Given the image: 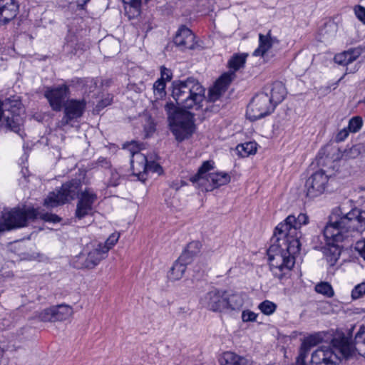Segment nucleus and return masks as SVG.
<instances>
[{"label":"nucleus","instance_id":"6e6552de","mask_svg":"<svg viewBox=\"0 0 365 365\" xmlns=\"http://www.w3.org/2000/svg\"><path fill=\"white\" fill-rule=\"evenodd\" d=\"M80 187L81 182L78 180L63 184L59 189L48 194L44 200V206L53 208L70 202L78 194Z\"/></svg>","mask_w":365,"mask_h":365},{"label":"nucleus","instance_id":"c85d7f7f","mask_svg":"<svg viewBox=\"0 0 365 365\" xmlns=\"http://www.w3.org/2000/svg\"><path fill=\"white\" fill-rule=\"evenodd\" d=\"M54 317L56 321H63L68 319L73 314V309L66 304H60L53 307Z\"/></svg>","mask_w":365,"mask_h":365},{"label":"nucleus","instance_id":"423d86ee","mask_svg":"<svg viewBox=\"0 0 365 365\" xmlns=\"http://www.w3.org/2000/svg\"><path fill=\"white\" fill-rule=\"evenodd\" d=\"M247 55L236 54L231 58L228 62V65L232 72L225 73L216 81L214 86L209 90L208 100L212 102H215L218 100L222 94L226 91L228 85L232 81L235 76V72L243 67L246 62Z\"/></svg>","mask_w":365,"mask_h":365},{"label":"nucleus","instance_id":"dca6fc26","mask_svg":"<svg viewBox=\"0 0 365 365\" xmlns=\"http://www.w3.org/2000/svg\"><path fill=\"white\" fill-rule=\"evenodd\" d=\"M195 36L188 28L182 26L174 38L175 44L182 50L192 49L195 47Z\"/></svg>","mask_w":365,"mask_h":365},{"label":"nucleus","instance_id":"5701e85b","mask_svg":"<svg viewBox=\"0 0 365 365\" xmlns=\"http://www.w3.org/2000/svg\"><path fill=\"white\" fill-rule=\"evenodd\" d=\"M252 361L248 356H240L232 351L223 354L221 365H252Z\"/></svg>","mask_w":365,"mask_h":365},{"label":"nucleus","instance_id":"aec40b11","mask_svg":"<svg viewBox=\"0 0 365 365\" xmlns=\"http://www.w3.org/2000/svg\"><path fill=\"white\" fill-rule=\"evenodd\" d=\"M0 109L2 110L1 118L7 115L5 114V111H7L8 115L11 114V116H20L21 112L24 111L21 101L16 98H7L3 102L0 101Z\"/></svg>","mask_w":365,"mask_h":365},{"label":"nucleus","instance_id":"bb28decb","mask_svg":"<svg viewBox=\"0 0 365 365\" xmlns=\"http://www.w3.org/2000/svg\"><path fill=\"white\" fill-rule=\"evenodd\" d=\"M1 123V125H5L10 130L21 135L20 133L21 131L23 119L21 116L15 115L10 117L9 115H7L2 118Z\"/></svg>","mask_w":365,"mask_h":365},{"label":"nucleus","instance_id":"c756f323","mask_svg":"<svg viewBox=\"0 0 365 365\" xmlns=\"http://www.w3.org/2000/svg\"><path fill=\"white\" fill-rule=\"evenodd\" d=\"M235 150L240 157L246 158L256 153L257 143L252 141L242 143L236 147Z\"/></svg>","mask_w":365,"mask_h":365},{"label":"nucleus","instance_id":"b1692460","mask_svg":"<svg viewBox=\"0 0 365 365\" xmlns=\"http://www.w3.org/2000/svg\"><path fill=\"white\" fill-rule=\"evenodd\" d=\"M274 37H272L270 31L267 34H259V46L253 52L255 56H264V55L272 48V45L277 42Z\"/></svg>","mask_w":365,"mask_h":365},{"label":"nucleus","instance_id":"603ef678","mask_svg":"<svg viewBox=\"0 0 365 365\" xmlns=\"http://www.w3.org/2000/svg\"><path fill=\"white\" fill-rule=\"evenodd\" d=\"M90 0H83L82 1L78 2V7H79L81 9H83L84 6Z\"/></svg>","mask_w":365,"mask_h":365},{"label":"nucleus","instance_id":"9d476101","mask_svg":"<svg viewBox=\"0 0 365 365\" xmlns=\"http://www.w3.org/2000/svg\"><path fill=\"white\" fill-rule=\"evenodd\" d=\"M69 88L66 84L47 87L44 91V96L48 100L50 106L54 111L61 110L66 103L65 101L69 97Z\"/></svg>","mask_w":365,"mask_h":365},{"label":"nucleus","instance_id":"8fccbe9b","mask_svg":"<svg viewBox=\"0 0 365 365\" xmlns=\"http://www.w3.org/2000/svg\"><path fill=\"white\" fill-rule=\"evenodd\" d=\"M309 365H319V356L316 350L312 354Z\"/></svg>","mask_w":365,"mask_h":365},{"label":"nucleus","instance_id":"9b49d317","mask_svg":"<svg viewBox=\"0 0 365 365\" xmlns=\"http://www.w3.org/2000/svg\"><path fill=\"white\" fill-rule=\"evenodd\" d=\"M63 107H64V115L58 123L61 128L65 127L71 121L82 116L86 109V101L71 99L67 101Z\"/></svg>","mask_w":365,"mask_h":365},{"label":"nucleus","instance_id":"58836bf2","mask_svg":"<svg viewBox=\"0 0 365 365\" xmlns=\"http://www.w3.org/2000/svg\"><path fill=\"white\" fill-rule=\"evenodd\" d=\"M365 294V282L360 283L354 287L351 291V297L353 299L361 298Z\"/></svg>","mask_w":365,"mask_h":365},{"label":"nucleus","instance_id":"0eeeda50","mask_svg":"<svg viewBox=\"0 0 365 365\" xmlns=\"http://www.w3.org/2000/svg\"><path fill=\"white\" fill-rule=\"evenodd\" d=\"M213 168V161L207 160L203 162L202 165L199 168L197 173L191 178V180L193 182H197L201 185H205L204 181H207L210 184V190L227 185L230 181V176L227 173L213 172L207 173ZM206 190H209V188L207 187Z\"/></svg>","mask_w":365,"mask_h":365},{"label":"nucleus","instance_id":"7ed1b4c3","mask_svg":"<svg viewBox=\"0 0 365 365\" xmlns=\"http://www.w3.org/2000/svg\"><path fill=\"white\" fill-rule=\"evenodd\" d=\"M365 230V211L353 209L344 215L340 207H336L329 217L324 230V237L342 242L349 237L361 234Z\"/></svg>","mask_w":365,"mask_h":365},{"label":"nucleus","instance_id":"2f4dec72","mask_svg":"<svg viewBox=\"0 0 365 365\" xmlns=\"http://www.w3.org/2000/svg\"><path fill=\"white\" fill-rule=\"evenodd\" d=\"M360 149L356 145H354L349 149H345L344 151L339 153L336 160H348L354 159L360 155Z\"/></svg>","mask_w":365,"mask_h":365},{"label":"nucleus","instance_id":"c9c22d12","mask_svg":"<svg viewBox=\"0 0 365 365\" xmlns=\"http://www.w3.org/2000/svg\"><path fill=\"white\" fill-rule=\"evenodd\" d=\"M258 307L263 314L270 315L276 310L277 305L271 301L265 300L261 302Z\"/></svg>","mask_w":365,"mask_h":365},{"label":"nucleus","instance_id":"39448f33","mask_svg":"<svg viewBox=\"0 0 365 365\" xmlns=\"http://www.w3.org/2000/svg\"><path fill=\"white\" fill-rule=\"evenodd\" d=\"M2 222H0V232L9 231L27 225L29 220L41 219L46 222H58L61 217L52 213H43L38 209L29 208L5 209L2 212Z\"/></svg>","mask_w":365,"mask_h":365},{"label":"nucleus","instance_id":"6e6d98bb","mask_svg":"<svg viewBox=\"0 0 365 365\" xmlns=\"http://www.w3.org/2000/svg\"><path fill=\"white\" fill-rule=\"evenodd\" d=\"M110 103L108 101L106 103H105V101H102L101 102V104L103 106H106L107 105H108Z\"/></svg>","mask_w":365,"mask_h":365},{"label":"nucleus","instance_id":"de8ad7c7","mask_svg":"<svg viewBox=\"0 0 365 365\" xmlns=\"http://www.w3.org/2000/svg\"><path fill=\"white\" fill-rule=\"evenodd\" d=\"M355 249L360 253V255L365 259V240L363 241H358L356 244Z\"/></svg>","mask_w":365,"mask_h":365},{"label":"nucleus","instance_id":"6ab92c4d","mask_svg":"<svg viewBox=\"0 0 365 365\" xmlns=\"http://www.w3.org/2000/svg\"><path fill=\"white\" fill-rule=\"evenodd\" d=\"M319 342V334L316 333L305 338L302 342L299 354L297 358V365H305L304 359L309 349Z\"/></svg>","mask_w":365,"mask_h":365},{"label":"nucleus","instance_id":"e433bc0d","mask_svg":"<svg viewBox=\"0 0 365 365\" xmlns=\"http://www.w3.org/2000/svg\"><path fill=\"white\" fill-rule=\"evenodd\" d=\"M37 317L40 321L44 322H55L53 307L43 309L38 314Z\"/></svg>","mask_w":365,"mask_h":365},{"label":"nucleus","instance_id":"4be33fe9","mask_svg":"<svg viewBox=\"0 0 365 365\" xmlns=\"http://www.w3.org/2000/svg\"><path fill=\"white\" fill-rule=\"evenodd\" d=\"M361 54V49L356 48L335 55L334 61L339 65L348 66L356 61Z\"/></svg>","mask_w":365,"mask_h":365},{"label":"nucleus","instance_id":"4c0bfd02","mask_svg":"<svg viewBox=\"0 0 365 365\" xmlns=\"http://www.w3.org/2000/svg\"><path fill=\"white\" fill-rule=\"evenodd\" d=\"M120 237L118 232L112 233L106 240L104 244H102V248L107 249L108 252L117 243Z\"/></svg>","mask_w":365,"mask_h":365},{"label":"nucleus","instance_id":"5fc2aeb1","mask_svg":"<svg viewBox=\"0 0 365 365\" xmlns=\"http://www.w3.org/2000/svg\"><path fill=\"white\" fill-rule=\"evenodd\" d=\"M314 289L317 293H319V283L315 285Z\"/></svg>","mask_w":365,"mask_h":365},{"label":"nucleus","instance_id":"ddd939ff","mask_svg":"<svg viewBox=\"0 0 365 365\" xmlns=\"http://www.w3.org/2000/svg\"><path fill=\"white\" fill-rule=\"evenodd\" d=\"M127 148L131 155L130 165L133 175L140 176L147 172L148 161L145 154L140 152V148L137 143H131Z\"/></svg>","mask_w":365,"mask_h":365},{"label":"nucleus","instance_id":"a19ab883","mask_svg":"<svg viewBox=\"0 0 365 365\" xmlns=\"http://www.w3.org/2000/svg\"><path fill=\"white\" fill-rule=\"evenodd\" d=\"M334 289L329 283L321 282V294L331 297L334 295Z\"/></svg>","mask_w":365,"mask_h":365},{"label":"nucleus","instance_id":"1a4fd4ad","mask_svg":"<svg viewBox=\"0 0 365 365\" xmlns=\"http://www.w3.org/2000/svg\"><path fill=\"white\" fill-rule=\"evenodd\" d=\"M274 108L269 93L261 92L252 98L247 106L246 115L250 120L255 121L271 114Z\"/></svg>","mask_w":365,"mask_h":365},{"label":"nucleus","instance_id":"f257e3e1","mask_svg":"<svg viewBox=\"0 0 365 365\" xmlns=\"http://www.w3.org/2000/svg\"><path fill=\"white\" fill-rule=\"evenodd\" d=\"M172 96L184 109H176L174 104L167 103L170 128L176 140L182 142L192 136L195 130L194 115L185 109L198 110L205 101L204 87L193 77L174 81L172 83Z\"/></svg>","mask_w":365,"mask_h":365},{"label":"nucleus","instance_id":"4468645a","mask_svg":"<svg viewBox=\"0 0 365 365\" xmlns=\"http://www.w3.org/2000/svg\"><path fill=\"white\" fill-rule=\"evenodd\" d=\"M96 199V194L91 190L86 189L83 191L77 202L75 212L76 217L81 220L86 216L91 215L93 212V205Z\"/></svg>","mask_w":365,"mask_h":365},{"label":"nucleus","instance_id":"72a5a7b5","mask_svg":"<svg viewBox=\"0 0 365 365\" xmlns=\"http://www.w3.org/2000/svg\"><path fill=\"white\" fill-rule=\"evenodd\" d=\"M153 93L156 100L162 99L166 95L165 82L158 80L153 84Z\"/></svg>","mask_w":365,"mask_h":365},{"label":"nucleus","instance_id":"f8f14e48","mask_svg":"<svg viewBox=\"0 0 365 365\" xmlns=\"http://www.w3.org/2000/svg\"><path fill=\"white\" fill-rule=\"evenodd\" d=\"M202 307L212 312H222L225 310V292L217 289L205 294L200 298Z\"/></svg>","mask_w":365,"mask_h":365},{"label":"nucleus","instance_id":"4d7b16f0","mask_svg":"<svg viewBox=\"0 0 365 365\" xmlns=\"http://www.w3.org/2000/svg\"><path fill=\"white\" fill-rule=\"evenodd\" d=\"M331 311H332V309H327V310H324V312L326 313V314H328Z\"/></svg>","mask_w":365,"mask_h":365},{"label":"nucleus","instance_id":"ea45409f","mask_svg":"<svg viewBox=\"0 0 365 365\" xmlns=\"http://www.w3.org/2000/svg\"><path fill=\"white\" fill-rule=\"evenodd\" d=\"M354 12L356 18L364 24H365V7L361 5H356L354 8Z\"/></svg>","mask_w":365,"mask_h":365},{"label":"nucleus","instance_id":"473e14b6","mask_svg":"<svg viewBox=\"0 0 365 365\" xmlns=\"http://www.w3.org/2000/svg\"><path fill=\"white\" fill-rule=\"evenodd\" d=\"M125 4V10L127 12H132L133 16L139 15L141 0H122Z\"/></svg>","mask_w":365,"mask_h":365},{"label":"nucleus","instance_id":"7c9ffc66","mask_svg":"<svg viewBox=\"0 0 365 365\" xmlns=\"http://www.w3.org/2000/svg\"><path fill=\"white\" fill-rule=\"evenodd\" d=\"M201 244L198 241H193L189 243L181 255H185V260L191 262L192 258L196 256L200 251Z\"/></svg>","mask_w":365,"mask_h":365},{"label":"nucleus","instance_id":"c03bdc74","mask_svg":"<svg viewBox=\"0 0 365 365\" xmlns=\"http://www.w3.org/2000/svg\"><path fill=\"white\" fill-rule=\"evenodd\" d=\"M160 75L161 78L159 80H163L164 82H165V81H170L173 76L171 70L165 68V66H161Z\"/></svg>","mask_w":365,"mask_h":365},{"label":"nucleus","instance_id":"2eb2a0df","mask_svg":"<svg viewBox=\"0 0 365 365\" xmlns=\"http://www.w3.org/2000/svg\"><path fill=\"white\" fill-rule=\"evenodd\" d=\"M108 250L102 248V244L98 243L93 245L89 250L87 257L82 264V268L93 269L97 266L99 262L107 257Z\"/></svg>","mask_w":365,"mask_h":365},{"label":"nucleus","instance_id":"cd10ccee","mask_svg":"<svg viewBox=\"0 0 365 365\" xmlns=\"http://www.w3.org/2000/svg\"><path fill=\"white\" fill-rule=\"evenodd\" d=\"M225 304H225V309H239L242 307L244 304V299L242 296L240 294L228 295L225 292Z\"/></svg>","mask_w":365,"mask_h":365},{"label":"nucleus","instance_id":"79ce46f5","mask_svg":"<svg viewBox=\"0 0 365 365\" xmlns=\"http://www.w3.org/2000/svg\"><path fill=\"white\" fill-rule=\"evenodd\" d=\"M257 314L250 310H245L242 313V319L245 322H255L257 319Z\"/></svg>","mask_w":365,"mask_h":365},{"label":"nucleus","instance_id":"864d4df0","mask_svg":"<svg viewBox=\"0 0 365 365\" xmlns=\"http://www.w3.org/2000/svg\"><path fill=\"white\" fill-rule=\"evenodd\" d=\"M327 305H328V302L327 301L321 302V309L322 308L323 309H325Z\"/></svg>","mask_w":365,"mask_h":365},{"label":"nucleus","instance_id":"49530a36","mask_svg":"<svg viewBox=\"0 0 365 365\" xmlns=\"http://www.w3.org/2000/svg\"><path fill=\"white\" fill-rule=\"evenodd\" d=\"M324 29H327L325 31L326 34H333L336 31V25L333 21H329L324 24Z\"/></svg>","mask_w":365,"mask_h":365},{"label":"nucleus","instance_id":"20e7f679","mask_svg":"<svg viewBox=\"0 0 365 365\" xmlns=\"http://www.w3.org/2000/svg\"><path fill=\"white\" fill-rule=\"evenodd\" d=\"M322 341L332 346L330 350H325V346H321V351L324 352L323 365H338L341 358L348 359L356 356V353L365 357V328H361L356 333L354 346L340 333L334 336L324 333L321 336V343Z\"/></svg>","mask_w":365,"mask_h":365},{"label":"nucleus","instance_id":"37998d69","mask_svg":"<svg viewBox=\"0 0 365 365\" xmlns=\"http://www.w3.org/2000/svg\"><path fill=\"white\" fill-rule=\"evenodd\" d=\"M349 133L350 131L347 129V128H344L338 131L335 137V140L337 143L343 142L348 138Z\"/></svg>","mask_w":365,"mask_h":365},{"label":"nucleus","instance_id":"3c124183","mask_svg":"<svg viewBox=\"0 0 365 365\" xmlns=\"http://www.w3.org/2000/svg\"><path fill=\"white\" fill-rule=\"evenodd\" d=\"M359 68V66L358 64L354 65L353 68H346V71L349 73H354L356 72Z\"/></svg>","mask_w":365,"mask_h":365},{"label":"nucleus","instance_id":"393cba45","mask_svg":"<svg viewBox=\"0 0 365 365\" xmlns=\"http://www.w3.org/2000/svg\"><path fill=\"white\" fill-rule=\"evenodd\" d=\"M190 264L185 260V255H180L171 267L168 277L171 280L175 281L181 279L186 270L187 264Z\"/></svg>","mask_w":365,"mask_h":365},{"label":"nucleus","instance_id":"13d9d810","mask_svg":"<svg viewBox=\"0 0 365 365\" xmlns=\"http://www.w3.org/2000/svg\"><path fill=\"white\" fill-rule=\"evenodd\" d=\"M2 110L0 109V122L1 121Z\"/></svg>","mask_w":365,"mask_h":365},{"label":"nucleus","instance_id":"f3484780","mask_svg":"<svg viewBox=\"0 0 365 365\" xmlns=\"http://www.w3.org/2000/svg\"><path fill=\"white\" fill-rule=\"evenodd\" d=\"M18 11L19 5L16 0H0V24L14 19Z\"/></svg>","mask_w":365,"mask_h":365},{"label":"nucleus","instance_id":"a211bd4d","mask_svg":"<svg viewBox=\"0 0 365 365\" xmlns=\"http://www.w3.org/2000/svg\"><path fill=\"white\" fill-rule=\"evenodd\" d=\"M324 238L326 240V245L323 250L324 257L329 266H334L339 258L341 249L336 244L338 242L334 239Z\"/></svg>","mask_w":365,"mask_h":365},{"label":"nucleus","instance_id":"09e8293b","mask_svg":"<svg viewBox=\"0 0 365 365\" xmlns=\"http://www.w3.org/2000/svg\"><path fill=\"white\" fill-rule=\"evenodd\" d=\"M147 171L160 173L162 172V168L155 162H152L150 163H148Z\"/></svg>","mask_w":365,"mask_h":365},{"label":"nucleus","instance_id":"a18cd8bd","mask_svg":"<svg viewBox=\"0 0 365 365\" xmlns=\"http://www.w3.org/2000/svg\"><path fill=\"white\" fill-rule=\"evenodd\" d=\"M120 175L117 172L112 173L110 179L108 182V186H117L120 183Z\"/></svg>","mask_w":365,"mask_h":365},{"label":"nucleus","instance_id":"412c9836","mask_svg":"<svg viewBox=\"0 0 365 365\" xmlns=\"http://www.w3.org/2000/svg\"><path fill=\"white\" fill-rule=\"evenodd\" d=\"M264 92L269 93L271 102L275 107L284 100L287 93L284 84L279 81L274 82L270 87L266 88Z\"/></svg>","mask_w":365,"mask_h":365},{"label":"nucleus","instance_id":"f704fd0d","mask_svg":"<svg viewBox=\"0 0 365 365\" xmlns=\"http://www.w3.org/2000/svg\"><path fill=\"white\" fill-rule=\"evenodd\" d=\"M363 125V120L360 116H354L352 117L348 123L347 129L350 131V133H357L360 130Z\"/></svg>","mask_w":365,"mask_h":365},{"label":"nucleus","instance_id":"f03ea898","mask_svg":"<svg viewBox=\"0 0 365 365\" xmlns=\"http://www.w3.org/2000/svg\"><path fill=\"white\" fill-rule=\"evenodd\" d=\"M308 222V216L300 213L297 217L288 215L276 227V242L267 250L270 269L276 277L282 279L293 268L301 247L300 229Z\"/></svg>","mask_w":365,"mask_h":365},{"label":"nucleus","instance_id":"a878e982","mask_svg":"<svg viewBox=\"0 0 365 365\" xmlns=\"http://www.w3.org/2000/svg\"><path fill=\"white\" fill-rule=\"evenodd\" d=\"M305 187L308 197L313 198L318 196L319 191V174L317 171L314 173L312 176L307 180Z\"/></svg>","mask_w":365,"mask_h":365}]
</instances>
